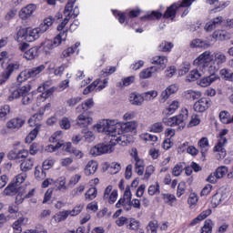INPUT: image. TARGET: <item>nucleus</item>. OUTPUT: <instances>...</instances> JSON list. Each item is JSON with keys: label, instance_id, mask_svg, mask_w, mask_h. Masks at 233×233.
Listing matches in <instances>:
<instances>
[{"label": "nucleus", "instance_id": "1", "mask_svg": "<svg viewBox=\"0 0 233 233\" xmlns=\"http://www.w3.org/2000/svg\"><path fill=\"white\" fill-rule=\"evenodd\" d=\"M139 124L137 121L133 120L127 123L117 122L116 120L103 119L98 124L95 125V128L97 132L106 134L111 137L112 145H123L122 136L123 132L128 134L130 132H136Z\"/></svg>", "mask_w": 233, "mask_h": 233}, {"label": "nucleus", "instance_id": "2", "mask_svg": "<svg viewBox=\"0 0 233 233\" xmlns=\"http://www.w3.org/2000/svg\"><path fill=\"white\" fill-rule=\"evenodd\" d=\"M197 63L206 65L208 74H216L221 66L227 63V56L221 51H217L212 54L210 51H205L198 56Z\"/></svg>", "mask_w": 233, "mask_h": 233}, {"label": "nucleus", "instance_id": "3", "mask_svg": "<svg viewBox=\"0 0 233 233\" xmlns=\"http://www.w3.org/2000/svg\"><path fill=\"white\" fill-rule=\"evenodd\" d=\"M228 134V129H222L218 133V141L217 145L214 147V152H217L216 158L217 159H223L227 156V149L225 147H227V143L228 141L227 140V137H225Z\"/></svg>", "mask_w": 233, "mask_h": 233}, {"label": "nucleus", "instance_id": "4", "mask_svg": "<svg viewBox=\"0 0 233 233\" xmlns=\"http://www.w3.org/2000/svg\"><path fill=\"white\" fill-rule=\"evenodd\" d=\"M43 120V115L39 112L35 114L28 120L29 127H35L25 137V143H32L35 137H37V134H39V128L41 127V124H39Z\"/></svg>", "mask_w": 233, "mask_h": 233}, {"label": "nucleus", "instance_id": "5", "mask_svg": "<svg viewBox=\"0 0 233 233\" xmlns=\"http://www.w3.org/2000/svg\"><path fill=\"white\" fill-rule=\"evenodd\" d=\"M199 56H198L194 61L193 65L196 66V69L190 71L189 75L187 76V81H196L199 79V77L203 76V74L208 72V67L207 64H201V62H198Z\"/></svg>", "mask_w": 233, "mask_h": 233}, {"label": "nucleus", "instance_id": "6", "mask_svg": "<svg viewBox=\"0 0 233 233\" xmlns=\"http://www.w3.org/2000/svg\"><path fill=\"white\" fill-rule=\"evenodd\" d=\"M45 68H46V66L40 65L31 69H25L19 74L17 81L19 83H23V81H26L27 79H30V77H35L36 76H39V74H41Z\"/></svg>", "mask_w": 233, "mask_h": 233}, {"label": "nucleus", "instance_id": "7", "mask_svg": "<svg viewBox=\"0 0 233 233\" xmlns=\"http://www.w3.org/2000/svg\"><path fill=\"white\" fill-rule=\"evenodd\" d=\"M196 0H181L180 4H173L171 6H169L165 15L164 17H167V19H174L176 17V11L177 8H187V6H191L192 3H194Z\"/></svg>", "mask_w": 233, "mask_h": 233}, {"label": "nucleus", "instance_id": "8", "mask_svg": "<svg viewBox=\"0 0 233 233\" xmlns=\"http://www.w3.org/2000/svg\"><path fill=\"white\" fill-rule=\"evenodd\" d=\"M74 5H76V0H71L66 4L64 10L65 19L63 20L62 23H60L57 25V28H56L58 32H63L66 25H68V21H70V19L72 18V8H74Z\"/></svg>", "mask_w": 233, "mask_h": 233}, {"label": "nucleus", "instance_id": "9", "mask_svg": "<svg viewBox=\"0 0 233 233\" xmlns=\"http://www.w3.org/2000/svg\"><path fill=\"white\" fill-rule=\"evenodd\" d=\"M107 85L108 79H96L84 89L83 94L86 96V94H90L93 90H96V92H101V90L106 88Z\"/></svg>", "mask_w": 233, "mask_h": 233}, {"label": "nucleus", "instance_id": "10", "mask_svg": "<svg viewBox=\"0 0 233 233\" xmlns=\"http://www.w3.org/2000/svg\"><path fill=\"white\" fill-rule=\"evenodd\" d=\"M168 230V222L150 221L147 226V233H163Z\"/></svg>", "mask_w": 233, "mask_h": 233}, {"label": "nucleus", "instance_id": "11", "mask_svg": "<svg viewBox=\"0 0 233 233\" xmlns=\"http://www.w3.org/2000/svg\"><path fill=\"white\" fill-rule=\"evenodd\" d=\"M32 90V86L30 85H25L20 88H12L10 89V95L8 96V101H15V99H19L25 94H28Z\"/></svg>", "mask_w": 233, "mask_h": 233}, {"label": "nucleus", "instance_id": "12", "mask_svg": "<svg viewBox=\"0 0 233 233\" xmlns=\"http://www.w3.org/2000/svg\"><path fill=\"white\" fill-rule=\"evenodd\" d=\"M179 90V86L177 84L169 85L165 90H163L159 96V103H167L170 96H174Z\"/></svg>", "mask_w": 233, "mask_h": 233}, {"label": "nucleus", "instance_id": "13", "mask_svg": "<svg viewBox=\"0 0 233 233\" xmlns=\"http://www.w3.org/2000/svg\"><path fill=\"white\" fill-rule=\"evenodd\" d=\"M210 105H212L210 98L202 97L194 104V110L199 113L207 112L210 108Z\"/></svg>", "mask_w": 233, "mask_h": 233}, {"label": "nucleus", "instance_id": "14", "mask_svg": "<svg viewBox=\"0 0 233 233\" xmlns=\"http://www.w3.org/2000/svg\"><path fill=\"white\" fill-rule=\"evenodd\" d=\"M175 127L179 128H185L187 121L188 120V110L187 108L182 109L181 114L175 116Z\"/></svg>", "mask_w": 233, "mask_h": 233}, {"label": "nucleus", "instance_id": "15", "mask_svg": "<svg viewBox=\"0 0 233 233\" xmlns=\"http://www.w3.org/2000/svg\"><path fill=\"white\" fill-rule=\"evenodd\" d=\"M210 76H204L200 78L198 82V86H202V88H207V86H210L212 83H216V81H219V76L216 75V73H209Z\"/></svg>", "mask_w": 233, "mask_h": 233}, {"label": "nucleus", "instance_id": "16", "mask_svg": "<svg viewBox=\"0 0 233 233\" xmlns=\"http://www.w3.org/2000/svg\"><path fill=\"white\" fill-rule=\"evenodd\" d=\"M35 10H37V6L34 4H29L19 11V17L22 18L23 21H26V19L32 17Z\"/></svg>", "mask_w": 233, "mask_h": 233}, {"label": "nucleus", "instance_id": "17", "mask_svg": "<svg viewBox=\"0 0 233 233\" xmlns=\"http://www.w3.org/2000/svg\"><path fill=\"white\" fill-rule=\"evenodd\" d=\"M57 46H59V39L54 38V40L46 39L42 42L40 48L43 49L45 54H50V51L54 50V48H57Z\"/></svg>", "mask_w": 233, "mask_h": 233}, {"label": "nucleus", "instance_id": "18", "mask_svg": "<svg viewBox=\"0 0 233 233\" xmlns=\"http://www.w3.org/2000/svg\"><path fill=\"white\" fill-rule=\"evenodd\" d=\"M25 118L15 117L7 121L6 128H8L9 130H19V128L23 127V125H25Z\"/></svg>", "mask_w": 233, "mask_h": 233}, {"label": "nucleus", "instance_id": "19", "mask_svg": "<svg viewBox=\"0 0 233 233\" xmlns=\"http://www.w3.org/2000/svg\"><path fill=\"white\" fill-rule=\"evenodd\" d=\"M135 170L138 176H143L145 172V161L137 157V151H134Z\"/></svg>", "mask_w": 233, "mask_h": 233}, {"label": "nucleus", "instance_id": "20", "mask_svg": "<svg viewBox=\"0 0 233 233\" xmlns=\"http://www.w3.org/2000/svg\"><path fill=\"white\" fill-rule=\"evenodd\" d=\"M19 66L20 65L17 62L9 63L6 68L2 73V77H4L7 81L8 79H10V76H12L14 72L19 70Z\"/></svg>", "mask_w": 233, "mask_h": 233}, {"label": "nucleus", "instance_id": "21", "mask_svg": "<svg viewBox=\"0 0 233 233\" xmlns=\"http://www.w3.org/2000/svg\"><path fill=\"white\" fill-rule=\"evenodd\" d=\"M152 65H157L158 70H165L167 68V64L168 63V58L165 56H157L151 59Z\"/></svg>", "mask_w": 233, "mask_h": 233}, {"label": "nucleus", "instance_id": "22", "mask_svg": "<svg viewBox=\"0 0 233 233\" xmlns=\"http://www.w3.org/2000/svg\"><path fill=\"white\" fill-rule=\"evenodd\" d=\"M222 23H223V16H217L216 18H213L211 21L206 24L204 30H206V32H212V30L221 25Z\"/></svg>", "mask_w": 233, "mask_h": 233}, {"label": "nucleus", "instance_id": "23", "mask_svg": "<svg viewBox=\"0 0 233 233\" xmlns=\"http://www.w3.org/2000/svg\"><path fill=\"white\" fill-rule=\"evenodd\" d=\"M129 103H131L134 106H141V105H143V103H145V100L143 98V94H139V93H131L129 95Z\"/></svg>", "mask_w": 233, "mask_h": 233}, {"label": "nucleus", "instance_id": "24", "mask_svg": "<svg viewBox=\"0 0 233 233\" xmlns=\"http://www.w3.org/2000/svg\"><path fill=\"white\" fill-rule=\"evenodd\" d=\"M54 190L59 192H65L68 187H66V178L65 177H60L56 180H54Z\"/></svg>", "mask_w": 233, "mask_h": 233}, {"label": "nucleus", "instance_id": "25", "mask_svg": "<svg viewBox=\"0 0 233 233\" xmlns=\"http://www.w3.org/2000/svg\"><path fill=\"white\" fill-rule=\"evenodd\" d=\"M201 96H203L201 91L192 89H188L183 93V96L187 99V101H196V99H199Z\"/></svg>", "mask_w": 233, "mask_h": 233}, {"label": "nucleus", "instance_id": "26", "mask_svg": "<svg viewBox=\"0 0 233 233\" xmlns=\"http://www.w3.org/2000/svg\"><path fill=\"white\" fill-rule=\"evenodd\" d=\"M98 167H99V164L96 160H90L89 162H87L85 167L86 176L94 175L95 172H97Z\"/></svg>", "mask_w": 233, "mask_h": 233}, {"label": "nucleus", "instance_id": "27", "mask_svg": "<svg viewBox=\"0 0 233 233\" xmlns=\"http://www.w3.org/2000/svg\"><path fill=\"white\" fill-rule=\"evenodd\" d=\"M159 68L156 66L147 67L139 73V77L140 79H148V77H152L153 74H156Z\"/></svg>", "mask_w": 233, "mask_h": 233}, {"label": "nucleus", "instance_id": "28", "mask_svg": "<svg viewBox=\"0 0 233 233\" xmlns=\"http://www.w3.org/2000/svg\"><path fill=\"white\" fill-rule=\"evenodd\" d=\"M41 31L39 30V27H35V28H27V39L28 42H32V41H35L36 39H39V37H41Z\"/></svg>", "mask_w": 233, "mask_h": 233}, {"label": "nucleus", "instance_id": "29", "mask_svg": "<svg viewBox=\"0 0 233 233\" xmlns=\"http://www.w3.org/2000/svg\"><path fill=\"white\" fill-rule=\"evenodd\" d=\"M210 216V210H206L201 212L197 218H195L188 225V227H196V225H199L203 221V219H207Z\"/></svg>", "mask_w": 233, "mask_h": 233}, {"label": "nucleus", "instance_id": "30", "mask_svg": "<svg viewBox=\"0 0 233 233\" xmlns=\"http://www.w3.org/2000/svg\"><path fill=\"white\" fill-rule=\"evenodd\" d=\"M39 56V47L38 46H34L31 47L30 49L26 50L24 53V57L27 59V61H32V59H35Z\"/></svg>", "mask_w": 233, "mask_h": 233}, {"label": "nucleus", "instance_id": "31", "mask_svg": "<svg viewBox=\"0 0 233 233\" xmlns=\"http://www.w3.org/2000/svg\"><path fill=\"white\" fill-rule=\"evenodd\" d=\"M20 168L22 172H28V170H32V168H34V159L25 158L20 164Z\"/></svg>", "mask_w": 233, "mask_h": 233}, {"label": "nucleus", "instance_id": "32", "mask_svg": "<svg viewBox=\"0 0 233 233\" xmlns=\"http://www.w3.org/2000/svg\"><path fill=\"white\" fill-rule=\"evenodd\" d=\"M219 119L224 125H230V123H233V115L230 116L228 111H221L219 113Z\"/></svg>", "mask_w": 233, "mask_h": 233}, {"label": "nucleus", "instance_id": "33", "mask_svg": "<svg viewBox=\"0 0 233 233\" xmlns=\"http://www.w3.org/2000/svg\"><path fill=\"white\" fill-rule=\"evenodd\" d=\"M81 46V43L76 42L74 46L67 47L62 52L61 57H70L73 54H76V50Z\"/></svg>", "mask_w": 233, "mask_h": 233}, {"label": "nucleus", "instance_id": "34", "mask_svg": "<svg viewBox=\"0 0 233 233\" xmlns=\"http://www.w3.org/2000/svg\"><path fill=\"white\" fill-rule=\"evenodd\" d=\"M213 39H218V41H227V39H230V34L227 33V31H215L212 35Z\"/></svg>", "mask_w": 233, "mask_h": 233}, {"label": "nucleus", "instance_id": "35", "mask_svg": "<svg viewBox=\"0 0 233 233\" xmlns=\"http://www.w3.org/2000/svg\"><path fill=\"white\" fill-rule=\"evenodd\" d=\"M92 117L85 116L84 114L77 116V125L80 127H88V125H92Z\"/></svg>", "mask_w": 233, "mask_h": 233}, {"label": "nucleus", "instance_id": "36", "mask_svg": "<svg viewBox=\"0 0 233 233\" xmlns=\"http://www.w3.org/2000/svg\"><path fill=\"white\" fill-rule=\"evenodd\" d=\"M26 190L24 187H18V190L15 192V204L21 205L25 201Z\"/></svg>", "mask_w": 233, "mask_h": 233}, {"label": "nucleus", "instance_id": "37", "mask_svg": "<svg viewBox=\"0 0 233 233\" xmlns=\"http://www.w3.org/2000/svg\"><path fill=\"white\" fill-rule=\"evenodd\" d=\"M56 148L61 150L63 152H68V154H72V143L71 142H65L63 140L56 143Z\"/></svg>", "mask_w": 233, "mask_h": 233}, {"label": "nucleus", "instance_id": "38", "mask_svg": "<svg viewBox=\"0 0 233 233\" xmlns=\"http://www.w3.org/2000/svg\"><path fill=\"white\" fill-rule=\"evenodd\" d=\"M93 106H94V98H88L87 100H86L85 103H83L82 105L76 107V111L83 112L84 110L85 112H86V110H90V108H92Z\"/></svg>", "mask_w": 233, "mask_h": 233}, {"label": "nucleus", "instance_id": "39", "mask_svg": "<svg viewBox=\"0 0 233 233\" xmlns=\"http://www.w3.org/2000/svg\"><path fill=\"white\" fill-rule=\"evenodd\" d=\"M179 108V101L178 100H173L167 107L165 109V113L168 116H172V114L176 113V110Z\"/></svg>", "mask_w": 233, "mask_h": 233}, {"label": "nucleus", "instance_id": "40", "mask_svg": "<svg viewBox=\"0 0 233 233\" xmlns=\"http://www.w3.org/2000/svg\"><path fill=\"white\" fill-rule=\"evenodd\" d=\"M116 208H121V207H123L124 210L128 212L129 210H132V200L119 199L116 204Z\"/></svg>", "mask_w": 233, "mask_h": 233}, {"label": "nucleus", "instance_id": "41", "mask_svg": "<svg viewBox=\"0 0 233 233\" xmlns=\"http://www.w3.org/2000/svg\"><path fill=\"white\" fill-rule=\"evenodd\" d=\"M162 199L164 202L169 207H174V203H176V196L170 193H162Z\"/></svg>", "mask_w": 233, "mask_h": 233}, {"label": "nucleus", "instance_id": "42", "mask_svg": "<svg viewBox=\"0 0 233 233\" xmlns=\"http://www.w3.org/2000/svg\"><path fill=\"white\" fill-rule=\"evenodd\" d=\"M15 40L18 43H23V41H28V29H20L16 33Z\"/></svg>", "mask_w": 233, "mask_h": 233}, {"label": "nucleus", "instance_id": "43", "mask_svg": "<svg viewBox=\"0 0 233 233\" xmlns=\"http://www.w3.org/2000/svg\"><path fill=\"white\" fill-rule=\"evenodd\" d=\"M82 134H84L83 138L85 143H93V141H96V135L94 134V132L83 129Z\"/></svg>", "mask_w": 233, "mask_h": 233}, {"label": "nucleus", "instance_id": "44", "mask_svg": "<svg viewBox=\"0 0 233 233\" xmlns=\"http://www.w3.org/2000/svg\"><path fill=\"white\" fill-rule=\"evenodd\" d=\"M191 48H208V43L207 41H203L199 38L194 39L190 43Z\"/></svg>", "mask_w": 233, "mask_h": 233}, {"label": "nucleus", "instance_id": "45", "mask_svg": "<svg viewBox=\"0 0 233 233\" xmlns=\"http://www.w3.org/2000/svg\"><path fill=\"white\" fill-rule=\"evenodd\" d=\"M161 192V187L159 186V183L157 182L154 185H150L147 189V193L149 196H158Z\"/></svg>", "mask_w": 233, "mask_h": 233}, {"label": "nucleus", "instance_id": "46", "mask_svg": "<svg viewBox=\"0 0 233 233\" xmlns=\"http://www.w3.org/2000/svg\"><path fill=\"white\" fill-rule=\"evenodd\" d=\"M157 96H158V93L156 90H151V91L142 93V97L144 101H154V99H156Z\"/></svg>", "mask_w": 233, "mask_h": 233}, {"label": "nucleus", "instance_id": "47", "mask_svg": "<svg viewBox=\"0 0 233 233\" xmlns=\"http://www.w3.org/2000/svg\"><path fill=\"white\" fill-rule=\"evenodd\" d=\"M220 76L225 81H233V72L228 68H223L219 71Z\"/></svg>", "mask_w": 233, "mask_h": 233}, {"label": "nucleus", "instance_id": "48", "mask_svg": "<svg viewBox=\"0 0 233 233\" xmlns=\"http://www.w3.org/2000/svg\"><path fill=\"white\" fill-rule=\"evenodd\" d=\"M69 213L68 210L60 211L57 214H56L53 218H55V221L56 223H61V221H65L66 218H68Z\"/></svg>", "mask_w": 233, "mask_h": 233}, {"label": "nucleus", "instance_id": "49", "mask_svg": "<svg viewBox=\"0 0 233 233\" xmlns=\"http://www.w3.org/2000/svg\"><path fill=\"white\" fill-rule=\"evenodd\" d=\"M149 129L150 132H153L154 134H161L164 130L163 123L156 122L150 126Z\"/></svg>", "mask_w": 233, "mask_h": 233}, {"label": "nucleus", "instance_id": "50", "mask_svg": "<svg viewBox=\"0 0 233 233\" xmlns=\"http://www.w3.org/2000/svg\"><path fill=\"white\" fill-rule=\"evenodd\" d=\"M97 145H98V147H100L102 154H110L114 150L112 147V145L114 144H112V142H110V144L100 143Z\"/></svg>", "mask_w": 233, "mask_h": 233}, {"label": "nucleus", "instance_id": "51", "mask_svg": "<svg viewBox=\"0 0 233 233\" xmlns=\"http://www.w3.org/2000/svg\"><path fill=\"white\" fill-rule=\"evenodd\" d=\"M19 190V187L15 184L9 185L5 190V196H15V193Z\"/></svg>", "mask_w": 233, "mask_h": 233}, {"label": "nucleus", "instance_id": "52", "mask_svg": "<svg viewBox=\"0 0 233 233\" xmlns=\"http://www.w3.org/2000/svg\"><path fill=\"white\" fill-rule=\"evenodd\" d=\"M198 147L201 148L202 154H205L208 150L210 145L208 144V138L207 137H202L198 141Z\"/></svg>", "mask_w": 233, "mask_h": 233}, {"label": "nucleus", "instance_id": "53", "mask_svg": "<svg viewBox=\"0 0 233 233\" xmlns=\"http://www.w3.org/2000/svg\"><path fill=\"white\" fill-rule=\"evenodd\" d=\"M35 177L37 179V181H43L45 177H46V172H45L43 169H41L40 167H35Z\"/></svg>", "mask_w": 233, "mask_h": 233}, {"label": "nucleus", "instance_id": "54", "mask_svg": "<svg viewBox=\"0 0 233 233\" xmlns=\"http://www.w3.org/2000/svg\"><path fill=\"white\" fill-rule=\"evenodd\" d=\"M228 172V167H227L225 166H221L217 168V170L215 171V175H217V177L218 179H223V177H225V176H227Z\"/></svg>", "mask_w": 233, "mask_h": 233}, {"label": "nucleus", "instance_id": "55", "mask_svg": "<svg viewBox=\"0 0 233 233\" xmlns=\"http://www.w3.org/2000/svg\"><path fill=\"white\" fill-rule=\"evenodd\" d=\"M172 48H174V44L170 42H162L158 46L160 52H170Z\"/></svg>", "mask_w": 233, "mask_h": 233}, {"label": "nucleus", "instance_id": "56", "mask_svg": "<svg viewBox=\"0 0 233 233\" xmlns=\"http://www.w3.org/2000/svg\"><path fill=\"white\" fill-rule=\"evenodd\" d=\"M86 199H88V201H92V199H96L97 198V188L91 187L89 188L86 193Z\"/></svg>", "mask_w": 233, "mask_h": 233}, {"label": "nucleus", "instance_id": "57", "mask_svg": "<svg viewBox=\"0 0 233 233\" xmlns=\"http://www.w3.org/2000/svg\"><path fill=\"white\" fill-rule=\"evenodd\" d=\"M127 221V228H129V230H137V228H139V221L136 218H131Z\"/></svg>", "mask_w": 233, "mask_h": 233}, {"label": "nucleus", "instance_id": "58", "mask_svg": "<svg viewBox=\"0 0 233 233\" xmlns=\"http://www.w3.org/2000/svg\"><path fill=\"white\" fill-rule=\"evenodd\" d=\"M10 114V106L5 105L0 107V120L5 121L6 119V116Z\"/></svg>", "mask_w": 233, "mask_h": 233}, {"label": "nucleus", "instance_id": "59", "mask_svg": "<svg viewBox=\"0 0 233 233\" xmlns=\"http://www.w3.org/2000/svg\"><path fill=\"white\" fill-rule=\"evenodd\" d=\"M26 177H27V175L25 171L23 173L18 174L15 177V185L16 187H19V185H21V184L25 183V181H26Z\"/></svg>", "mask_w": 233, "mask_h": 233}, {"label": "nucleus", "instance_id": "60", "mask_svg": "<svg viewBox=\"0 0 233 233\" xmlns=\"http://www.w3.org/2000/svg\"><path fill=\"white\" fill-rule=\"evenodd\" d=\"M56 160L54 158H47L43 162L42 168L43 170H50L54 167Z\"/></svg>", "mask_w": 233, "mask_h": 233}, {"label": "nucleus", "instance_id": "61", "mask_svg": "<svg viewBox=\"0 0 233 233\" xmlns=\"http://www.w3.org/2000/svg\"><path fill=\"white\" fill-rule=\"evenodd\" d=\"M89 154L93 157H97V156H103V151H101V148L99 147V146L97 144L95 147H91Z\"/></svg>", "mask_w": 233, "mask_h": 233}, {"label": "nucleus", "instance_id": "62", "mask_svg": "<svg viewBox=\"0 0 233 233\" xmlns=\"http://www.w3.org/2000/svg\"><path fill=\"white\" fill-rule=\"evenodd\" d=\"M212 220H206L201 228V233H212Z\"/></svg>", "mask_w": 233, "mask_h": 233}, {"label": "nucleus", "instance_id": "63", "mask_svg": "<svg viewBox=\"0 0 233 233\" xmlns=\"http://www.w3.org/2000/svg\"><path fill=\"white\" fill-rule=\"evenodd\" d=\"M22 103L23 105H30V103H32V101H34V95L30 94V93H25L24 95H22Z\"/></svg>", "mask_w": 233, "mask_h": 233}, {"label": "nucleus", "instance_id": "64", "mask_svg": "<svg viewBox=\"0 0 233 233\" xmlns=\"http://www.w3.org/2000/svg\"><path fill=\"white\" fill-rule=\"evenodd\" d=\"M81 96H73L66 100L67 106L74 107L77 103H81Z\"/></svg>", "mask_w": 233, "mask_h": 233}]
</instances>
